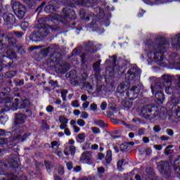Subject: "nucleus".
Masks as SVG:
<instances>
[{"mask_svg": "<svg viewBox=\"0 0 180 180\" xmlns=\"http://www.w3.org/2000/svg\"><path fill=\"white\" fill-rule=\"evenodd\" d=\"M120 150L122 151H124V150H127V145L126 143H123L120 146Z\"/></svg>", "mask_w": 180, "mask_h": 180, "instance_id": "79ce46f5", "label": "nucleus"}, {"mask_svg": "<svg viewBox=\"0 0 180 180\" xmlns=\"http://www.w3.org/2000/svg\"><path fill=\"white\" fill-rule=\"evenodd\" d=\"M67 94H68V91H67L61 92V96L63 98V101H66Z\"/></svg>", "mask_w": 180, "mask_h": 180, "instance_id": "e433bc0d", "label": "nucleus"}, {"mask_svg": "<svg viewBox=\"0 0 180 180\" xmlns=\"http://www.w3.org/2000/svg\"><path fill=\"white\" fill-rule=\"evenodd\" d=\"M22 103L24 104L21 107H18V104H15V105H13L12 107H7V109L6 110H18V109H23V108H26V106H28L29 105V100L25 99Z\"/></svg>", "mask_w": 180, "mask_h": 180, "instance_id": "4468645a", "label": "nucleus"}, {"mask_svg": "<svg viewBox=\"0 0 180 180\" xmlns=\"http://www.w3.org/2000/svg\"><path fill=\"white\" fill-rule=\"evenodd\" d=\"M145 4L147 5H157L158 4H167V2H172L174 1H179L180 0H167V1H164L163 0H143Z\"/></svg>", "mask_w": 180, "mask_h": 180, "instance_id": "ddd939ff", "label": "nucleus"}, {"mask_svg": "<svg viewBox=\"0 0 180 180\" xmlns=\"http://www.w3.org/2000/svg\"><path fill=\"white\" fill-rule=\"evenodd\" d=\"M53 19L55 20H57L58 22H63V17L59 15H53Z\"/></svg>", "mask_w": 180, "mask_h": 180, "instance_id": "2f4dec72", "label": "nucleus"}, {"mask_svg": "<svg viewBox=\"0 0 180 180\" xmlns=\"http://www.w3.org/2000/svg\"><path fill=\"white\" fill-rule=\"evenodd\" d=\"M91 129L94 134H99V133H101V130L96 127H93Z\"/></svg>", "mask_w": 180, "mask_h": 180, "instance_id": "bb28decb", "label": "nucleus"}, {"mask_svg": "<svg viewBox=\"0 0 180 180\" xmlns=\"http://www.w3.org/2000/svg\"><path fill=\"white\" fill-rule=\"evenodd\" d=\"M152 109H154V107L152 105L144 106L141 110V113L143 117H147V116H148V113H151V112H153Z\"/></svg>", "mask_w": 180, "mask_h": 180, "instance_id": "dca6fc26", "label": "nucleus"}, {"mask_svg": "<svg viewBox=\"0 0 180 180\" xmlns=\"http://www.w3.org/2000/svg\"><path fill=\"white\" fill-rule=\"evenodd\" d=\"M140 74H141V70L132 68L125 75V78L129 81H131L135 78V77H139Z\"/></svg>", "mask_w": 180, "mask_h": 180, "instance_id": "6e6552de", "label": "nucleus"}, {"mask_svg": "<svg viewBox=\"0 0 180 180\" xmlns=\"http://www.w3.org/2000/svg\"><path fill=\"white\" fill-rule=\"evenodd\" d=\"M63 130H64V133H65V135L71 136V131H70V129L66 127Z\"/></svg>", "mask_w": 180, "mask_h": 180, "instance_id": "ea45409f", "label": "nucleus"}, {"mask_svg": "<svg viewBox=\"0 0 180 180\" xmlns=\"http://www.w3.org/2000/svg\"><path fill=\"white\" fill-rule=\"evenodd\" d=\"M91 148V143H85L83 146V150H89Z\"/></svg>", "mask_w": 180, "mask_h": 180, "instance_id": "c03bdc74", "label": "nucleus"}, {"mask_svg": "<svg viewBox=\"0 0 180 180\" xmlns=\"http://www.w3.org/2000/svg\"><path fill=\"white\" fill-rule=\"evenodd\" d=\"M76 123H77V122L74 120L70 121V125L72 126V127H74V126H75Z\"/></svg>", "mask_w": 180, "mask_h": 180, "instance_id": "0e129e2a", "label": "nucleus"}, {"mask_svg": "<svg viewBox=\"0 0 180 180\" xmlns=\"http://www.w3.org/2000/svg\"><path fill=\"white\" fill-rule=\"evenodd\" d=\"M58 148V146H57V142L56 141H53L51 142V148Z\"/></svg>", "mask_w": 180, "mask_h": 180, "instance_id": "49530a36", "label": "nucleus"}, {"mask_svg": "<svg viewBox=\"0 0 180 180\" xmlns=\"http://www.w3.org/2000/svg\"><path fill=\"white\" fill-rule=\"evenodd\" d=\"M144 134V129H141L139 130V136H143Z\"/></svg>", "mask_w": 180, "mask_h": 180, "instance_id": "bf43d9fd", "label": "nucleus"}, {"mask_svg": "<svg viewBox=\"0 0 180 180\" xmlns=\"http://www.w3.org/2000/svg\"><path fill=\"white\" fill-rule=\"evenodd\" d=\"M179 103L180 100L172 96L168 101V105H173L172 110L168 111L165 107L162 108L159 114L160 119H166L167 116L169 117H172V116L174 117H180V107L176 105Z\"/></svg>", "mask_w": 180, "mask_h": 180, "instance_id": "f257e3e1", "label": "nucleus"}, {"mask_svg": "<svg viewBox=\"0 0 180 180\" xmlns=\"http://www.w3.org/2000/svg\"><path fill=\"white\" fill-rule=\"evenodd\" d=\"M72 129L75 130V133H79V130H81L77 126H73Z\"/></svg>", "mask_w": 180, "mask_h": 180, "instance_id": "603ef678", "label": "nucleus"}, {"mask_svg": "<svg viewBox=\"0 0 180 180\" xmlns=\"http://www.w3.org/2000/svg\"><path fill=\"white\" fill-rule=\"evenodd\" d=\"M54 111V108L51 105H49L46 107V112H48V113H51V112Z\"/></svg>", "mask_w": 180, "mask_h": 180, "instance_id": "c9c22d12", "label": "nucleus"}, {"mask_svg": "<svg viewBox=\"0 0 180 180\" xmlns=\"http://www.w3.org/2000/svg\"><path fill=\"white\" fill-rule=\"evenodd\" d=\"M25 4L29 5V6H32V5L34 4V0H23ZM37 1H41V0H37Z\"/></svg>", "mask_w": 180, "mask_h": 180, "instance_id": "7c9ffc66", "label": "nucleus"}, {"mask_svg": "<svg viewBox=\"0 0 180 180\" xmlns=\"http://www.w3.org/2000/svg\"><path fill=\"white\" fill-rule=\"evenodd\" d=\"M76 140L77 143H84V141H85V134L82 133L77 135Z\"/></svg>", "mask_w": 180, "mask_h": 180, "instance_id": "412c9836", "label": "nucleus"}, {"mask_svg": "<svg viewBox=\"0 0 180 180\" xmlns=\"http://www.w3.org/2000/svg\"><path fill=\"white\" fill-rule=\"evenodd\" d=\"M59 123L60 124V130H64L67 127V124H68V119L65 118L64 116H60L59 117Z\"/></svg>", "mask_w": 180, "mask_h": 180, "instance_id": "2eb2a0df", "label": "nucleus"}, {"mask_svg": "<svg viewBox=\"0 0 180 180\" xmlns=\"http://www.w3.org/2000/svg\"><path fill=\"white\" fill-rule=\"evenodd\" d=\"M106 162L109 163L112 161V150H108L106 157H105Z\"/></svg>", "mask_w": 180, "mask_h": 180, "instance_id": "5701e85b", "label": "nucleus"}, {"mask_svg": "<svg viewBox=\"0 0 180 180\" xmlns=\"http://www.w3.org/2000/svg\"><path fill=\"white\" fill-rule=\"evenodd\" d=\"M73 113L75 116H78L81 115V111H79V110H75Z\"/></svg>", "mask_w": 180, "mask_h": 180, "instance_id": "6e6d98bb", "label": "nucleus"}, {"mask_svg": "<svg viewBox=\"0 0 180 180\" xmlns=\"http://www.w3.org/2000/svg\"><path fill=\"white\" fill-rule=\"evenodd\" d=\"M165 163H164V162H160L158 164V168L159 169V171H160V172H162V171H164V165Z\"/></svg>", "mask_w": 180, "mask_h": 180, "instance_id": "a878e982", "label": "nucleus"}, {"mask_svg": "<svg viewBox=\"0 0 180 180\" xmlns=\"http://www.w3.org/2000/svg\"><path fill=\"white\" fill-rule=\"evenodd\" d=\"M164 46L156 45L154 46V49H146L145 50V58L148 60H153L155 63H157L159 65H161L164 60Z\"/></svg>", "mask_w": 180, "mask_h": 180, "instance_id": "f03ea898", "label": "nucleus"}, {"mask_svg": "<svg viewBox=\"0 0 180 180\" xmlns=\"http://www.w3.org/2000/svg\"><path fill=\"white\" fill-rule=\"evenodd\" d=\"M89 106V102H84L82 104L83 109H87Z\"/></svg>", "mask_w": 180, "mask_h": 180, "instance_id": "8fccbe9b", "label": "nucleus"}, {"mask_svg": "<svg viewBox=\"0 0 180 180\" xmlns=\"http://www.w3.org/2000/svg\"><path fill=\"white\" fill-rule=\"evenodd\" d=\"M153 130H154V131H155V133H158V131H160V130H161V128L160 127V126L155 125L153 127Z\"/></svg>", "mask_w": 180, "mask_h": 180, "instance_id": "de8ad7c7", "label": "nucleus"}, {"mask_svg": "<svg viewBox=\"0 0 180 180\" xmlns=\"http://www.w3.org/2000/svg\"><path fill=\"white\" fill-rule=\"evenodd\" d=\"M72 106L73 108H79V103H78V101H75L72 102Z\"/></svg>", "mask_w": 180, "mask_h": 180, "instance_id": "4c0bfd02", "label": "nucleus"}, {"mask_svg": "<svg viewBox=\"0 0 180 180\" xmlns=\"http://www.w3.org/2000/svg\"><path fill=\"white\" fill-rule=\"evenodd\" d=\"M11 140L12 138H1L0 139V144H6L7 146H12V142L11 141Z\"/></svg>", "mask_w": 180, "mask_h": 180, "instance_id": "6ab92c4d", "label": "nucleus"}, {"mask_svg": "<svg viewBox=\"0 0 180 180\" xmlns=\"http://www.w3.org/2000/svg\"><path fill=\"white\" fill-rule=\"evenodd\" d=\"M77 124L80 127H84V126H85V121L82 119L77 120Z\"/></svg>", "mask_w": 180, "mask_h": 180, "instance_id": "c756f323", "label": "nucleus"}, {"mask_svg": "<svg viewBox=\"0 0 180 180\" xmlns=\"http://www.w3.org/2000/svg\"><path fill=\"white\" fill-rule=\"evenodd\" d=\"M141 89V86H140V88L138 86H134L131 89H127V95L129 99L123 100L122 102V106H124V108H127V109L131 108V106H133V103L130 101H134V99L139 96Z\"/></svg>", "mask_w": 180, "mask_h": 180, "instance_id": "7ed1b4c3", "label": "nucleus"}, {"mask_svg": "<svg viewBox=\"0 0 180 180\" xmlns=\"http://www.w3.org/2000/svg\"><path fill=\"white\" fill-rule=\"evenodd\" d=\"M129 87V82L120 84L117 89V92H122L123 89H127Z\"/></svg>", "mask_w": 180, "mask_h": 180, "instance_id": "a211bd4d", "label": "nucleus"}, {"mask_svg": "<svg viewBox=\"0 0 180 180\" xmlns=\"http://www.w3.org/2000/svg\"><path fill=\"white\" fill-rule=\"evenodd\" d=\"M26 120V116L23 114L17 115L15 117V125L18 124H23L25 123V120Z\"/></svg>", "mask_w": 180, "mask_h": 180, "instance_id": "f3484780", "label": "nucleus"}, {"mask_svg": "<svg viewBox=\"0 0 180 180\" xmlns=\"http://www.w3.org/2000/svg\"><path fill=\"white\" fill-rule=\"evenodd\" d=\"M172 46L173 49L179 50L180 49V34H176L175 37L172 38Z\"/></svg>", "mask_w": 180, "mask_h": 180, "instance_id": "9b49d317", "label": "nucleus"}, {"mask_svg": "<svg viewBox=\"0 0 180 180\" xmlns=\"http://www.w3.org/2000/svg\"><path fill=\"white\" fill-rule=\"evenodd\" d=\"M59 158H63V152H56Z\"/></svg>", "mask_w": 180, "mask_h": 180, "instance_id": "69168bd1", "label": "nucleus"}, {"mask_svg": "<svg viewBox=\"0 0 180 180\" xmlns=\"http://www.w3.org/2000/svg\"><path fill=\"white\" fill-rule=\"evenodd\" d=\"M80 162L90 165L92 162V153L88 151L83 153L80 157Z\"/></svg>", "mask_w": 180, "mask_h": 180, "instance_id": "9d476101", "label": "nucleus"}, {"mask_svg": "<svg viewBox=\"0 0 180 180\" xmlns=\"http://www.w3.org/2000/svg\"><path fill=\"white\" fill-rule=\"evenodd\" d=\"M90 109L91 110H93L94 112H95V110L98 109V107L96 106V104H91L90 105Z\"/></svg>", "mask_w": 180, "mask_h": 180, "instance_id": "37998d69", "label": "nucleus"}, {"mask_svg": "<svg viewBox=\"0 0 180 180\" xmlns=\"http://www.w3.org/2000/svg\"><path fill=\"white\" fill-rule=\"evenodd\" d=\"M3 19L6 23H15V16L11 13H6L3 15Z\"/></svg>", "mask_w": 180, "mask_h": 180, "instance_id": "f8f14e48", "label": "nucleus"}, {"mask_svg": "<svg viewBox=\"0 0 180 180\" xmlns=\"http://www.w3.org/2000/svg\"><path fill=\"white\" fill-rule=\"evenodd\" d=\"M74 169H75V172H79V171H81V167L77 166L76 167H75Z\"/></svg>", "mask_w": 180, "mask_h": 180, "instance_id": "e2e57ef3", "label": "nucleus"}, {"mask_svg": "<svg viewBox=\"0 0 180 180\" xmlns=\"http://www.w3.org/2000/svg\"><path fill=\"white\" fill-rule=\"evenodd\" d=\"M122 165H123V160H119L117 162V168L119 171H122Z\"/></svg>", "mask_w": 180, "mask_h": 180, "instance_id": "473e14b6", "label": "nucleus"}, {"mask_svg": "<svg viewBox=\"0 0 180 180\" xmlns=\"http://www.w3.org/2000/svg\"><path fill=\"white\" fill-rule=\"evenodd\" d=\"M70 13H72V15H75V12L68 10V8H65L62 13V15L63 18H68V16H70Z\"/></svg>", "mask_w": 180, "mask_h": 180, "instance_id": "aec40b11", "label": "nucleus"}, {"mask_svg": "<svg viewBox=\"0 0 180 180\" xmlns=\"http://www.w3.org/2000/svg\"><path fill=\"white\" fill-rule=\"evenodd\" d=\"M47 21V18H40L38 20V24L37 25V27L39 29V32L41 33L44 32V33H47L48 30H49V25H46V22Z\"/></svg>", "mask_w": 180, "mask_h": 180, "instance_id": "1a4fd4ad", "label": "nucleus"}, {"mask_svg": "<svg viewBox=\"0 0 180 180\" xmlns=\"http://www.w3.org/2000/svg\"><path fill=\"white\" fill-rule=\"evenodd\" d=\"M15 35L16 36V37H18V38L22 37V36H23V33L16 32H15Z\"/></svg>", "mask_w": 180, "mask_h": 180, "instance_id": "5fc2aeb1", "label": "nucleus"}, {"mask_svg": "<svg viewBox=\"0 0 180 180\" xmlns=\"http://www.w3.org/2000/svg\"><path fill=\"white\" fill-rule=\"evenodd\" d=\"M66 165L68 169H72V163L71 162H68Z\"/></svg>", "mask_w": 180, "mask_h": 180, "instance_id": "3c124183", "label": "nucleus"}, {"mask_svg": "<svg viewBox=\"0 0 180 180\" xmlns=\"http://www.w3.org/2000/svg\"><path fill=\"white\" fill-rule=\"evenodd\" d=\"M44 11L45 12H46V13H50L51 12H54V11H56V8H54V6H53L52 5H48L45 7Z\"/></svg>", "mask_w": 180, "mask_h": 180, "instance_id": "4be33fe9", "label": "nucleus"}, {"mask_svg": "<svg viewBox=\"0 0 180 180\" xmlns=\"http://www.w3.org/2000/svg\"><path fill=\"white\" fill-rule=\"evenodd\" d=\"M162 79L163 81V84L165 86H167L165 88V92L168 95H171V94H174V89L171 87V81H172V77L169 75H164L162 77Z\"/></svg>", "mask_w": 180, "mask_h": 180, "instance_id": "0eeeda50", "label": "nucleus"}, {"mask_svg": "<svg viewBox=\"0 0 180 180\" xmlns=\"http://www.w3.org/2000/svg\"><path fill=\"white\" fill-rule=\"evenodd\" d=\"M58 171L60 175H63V174H64V167H63L62 166H60L58 169Z\"/></svg>", "mask_w": 180, "mask_h": 180, "instance_id": "a19ab883", "label": "nucleus"}, {"mask_svg": "<svg viewBox=\"0 0 180 180\" xmlns=\"http://www.w3.org/2000/svg\"><path fill=\"white\" fill-rule=\"evenodd\" d=\"M15 131H16V135H15V131H12L11 134L14 135V139H16V138L19 139L20 137V135H19V134H18L19 133V129H16Z\"/></svg>", "mask_w": 180, "mask_h": 180, "instance_id": "58836bf2", "label": "nucleus"}, {"mask_svg": "<svg viewBox=\"0 0 180 180\" xmlns=\"http://www.w3.org/2000/svg\"><path fill=\"white\" fill-rule=\"evenodd\" d=\"M101 65V62H97L94 65V70L96 72H99V67Z\"/></svg>", "mask_w": 180, "mask_h": 180, "instance_id": "393cba45", "label": "nucleus"}, {"mask_svg": "<svg viewBox=\"0 0 180 180\" xmlns=\"http://www.w3.org/2000/svg\"><path fill=\"white\" fill-rule=\"evenodd\" d=\"M105 155H103V153H99L98 154V160H102L103 158H104Z\"/></svg>", "mask_w": 180, "mask_h": 180, "instance_id": "774afa93", "label": "nucleus"}, {"mask_svg": "<svg viewBox=\"0 0 180 180\" xmlns=\"http://www.w3.org/2000/svg\"><path fill=\"white\" fill-rule=\"evenodd\" d=\"M81 99H82V101H83V102H85V101H86L88 99V97L86 96V95H82L81 96Z\"/></svg>", "mask_w": 180, "mask_h": 180, "instance_id": "13d9d810", "label": "nucleus"}, {"mask_svg": "<svg viewBox=\"0 0 180 180\" xmlns=\"http://www.w3.org/2000/svg\"><path fill=\"white\" fill-rule=\"evenodd\" d=\"M154 148L158 150V151H161V150H162V145H155Z\"/></svg>", "mask_w": 180, "mask_h": 180, "instance_id": "a18cd8bd", "label": "nucleus"}, {"mask_svg": "<svg viewBox=\"0 0 180 180\" xmlns=\"http://www.w3.org/2000/svg\"><path fill=\"white\" fill-rule=\"evenodd\" d=\"M10 165L12 168H18L19 167V164H18V160H13Z\"/></svg>", "mask_w": 180, "mask_h": 180, "instance_id": "b1692460", "label": "nucleus"}, {"mask_svg": "<svg viewBox=\"0 0 180 180\" xmlns=\"http://www.w3.org/2000/svg\"><path fill=\"white\" fill-rule=\"evenodd\" d=\"M27 27H29V22H22L21 23V28L22 29V30H26V29H27Z\"/></svg>", "mask_w": 180, "mask_h": 180, "instance_id": "cd10ccee", "label": "nucleus"}, {"mask_svg": "<svg viewBox=\"0 0 180 180\" xmlns=\"http://www.w3.org/2000/svg\"><path fill=\"white\" fill-rule=\"evenodd\" d=\"M89 115L86 112H82L80 117L81 119H88Z\"/></svg>", "mask_w": 180, "mask_h": 180, "instance_id": "72a5a7b5", "label": "nucleus"}, {"mask_svg": "<svg viewBox=\"0 0 180 180\" xmlns=\"http://www.w3.org/2000/svg\"><path fill=\"white\" fill-rule=\"evenodd\" d=\"M143 143H149L150 142V139H148V137H143Z\"/></svg>", "mask_w": 180, "mask_h": 180, "instance_id": "052dcab7", "label": "nucleus"}, {"mask_svg": "<svg viewBox=\"0 0 180 180\" xmlns=\"http://www.w3.org/2000/svg\"><path fill=\"white\" fill-rule=\"evenodd\" d=\"M167 134L169 136H174V131L171 129H167Z\"/></svg>", "mask_w": 180, "mask_h": 180, "instance_id": "864d4df0", "label": "nucleus"}, {"mask_svg": "<svg viewBox=\"0 0 180 180\" xmlns=\"http://www.w3.org/2000/svg\"><path fill=\"white\" fill-rule=\"evenodd\" d=\"M151 91L152 94L154 95L155 97L157 99V103L159 105L161 103H164V94H162V87H161L160 85L156 84L155 86H151Z\"/></svg>", "mask_w": 180, "mask_h": 180, "instance_id": "20e7f679", "label": "nucleus"}, {"mask_svg": "<svg viewBox=\"0 0 180 180\" xmlns=\"http://www.w3.org/2000/svg\"><path fill=\"white\" fill-rule=\"evenodd\" d=\"M146 153L148 155H150V154H151V153H152L151 148H146Z\"/></svg>", "mask_w": 180, "mask_h": 180, "instance_id": "680f3d73", "label": "nucleus"}, {"mask_svg": "<svg viewBox=\"0 0 180 180\" xmlns=\"http://www.w3.org/2000/svg\"><path fill=\"white\" fill-rule=\"evenodd\" d=\"M107 104L105 102H103L101 105V110H105L106 109Z\"/></svg>", "mask_w": 180, "mask_h": 180, "instance_id": "09e8293b", "label": "nucleus"}, {"mask_svg": "<svg viewBox=\"0 0 180 180\" xmlns=\"http://www.w3.org/2000/svg\"><path fill=\"white\" fill-rule=\"evenodd\" d=\"M98 172H99V174H103V172H105V169L103 167H99L98 169Z\"/></svg>", "mask_w": 180, "mask_h": 180, "instance_id": "4d7b16f0", "label": "nucleus"}, {"mask_svg": "<svg viewBox=\"0 0 180 180\" xmlns=\"http://www.w3.org/2000/svg\"><path fill=\"white\" fill-rule=\"evenodd\" d=\"M98 145L97 144H94L91 146V148L92 150H98Z\"/></svg>", "mask_w": 180, "mask_h": 180, "instance_id": "338daca9", "label": "nucleus"}, {"mask_svg": "<svg viewBox=\"0 0 180 180\" xmlns=\"http://www.w3.org/2000/svg\"><path fill=\"white\" fill-rule=\"evenodd\" d=\"M174 147V146L172 145H170V146H168L167 148H166V150L165 151V154L167 155H169V154H171V153H172V151L169 150V148H172Z\"/></svg>", "mask_w": 180, "mask_h": 180, "instance_id": "c85d7f7f", "label": "nucleus"}, {"mask_svg": "<svg viewBox=\"0 0 180 180\" xmlns=\"http://www.w3.org/2000/svg\"><path fill=\"white\" fill-rule=\"evenodd\" d=\"M74 144H75V141H74V139L69 140L68 143L65 144V155H70V154L72 156L75 155L76 149Z\"/></svg>", "mask_w": 180, "mask_h": 180, "instance_id": "423d86ee", "label": "nucleus"}, {"mask_svg": "<svg viewBox=\"0 0 180 180\" xmlns=\"http://www.w3.org/2000/svg\"><path fill=\"white\" fill-rule=\"evenodd\" d=\"M13 10L19 19H22L26 13V8L20 2L15 1L13 4Z\"/></svg>", "mask_w": 180, "mask_h": 180, "instance_id": "39448f33", "label": "nucleus"}, {"mask_svg": "<svg viewBox=\"0 0 180 180\" xmlns=\"http://www.w3.org/2000/svg\"><path fill=\"white\" fill-rule=\"evenodd\" d=\"M179 166H174V171L176 172V174H179L180 175V160L179 162Z\"/></svg>", "mask_w": 180, "mask_h": 180, "instance_id": "f704fd0d", "label": "nucleus"}]
</instances>
